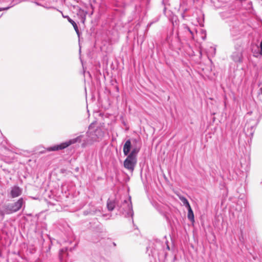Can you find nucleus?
Segmentation results:
<instances>
[{"label":"nucleus","instance_id":"1","mask_svg":"<svg viewBox=\"0 0 262 262\" xmlns=\"http://www.w3.org/2000/svg\"><path fill=\"white\" fill-rule=\"evenodd\" d=\"M103 136L104 132L102 129L99 127L95 128L93 123H91L89 127L85 137L83 139L82 146L85 147L92 145L94 142H97L99 139H102Z\"/></svg>","mask_w":262,"mask_h":262},{"label":"nucleus","instance_id":"2","mask_svg":"<svg viewBox=\"0 0 262 262\" xmlns=\"http://www.w3.org/2000/svg\"><path fill=\"white\" fill-rule=\"evenodd\" d=\"M117 207L118 208L120 212L124 215L126 217H133L134 212L130 196H129L128 199L121 200V203H118Z\"/></svg>","mask_w":262,"mask_h":262},{"label":"nucleus","instance_id":"3","mask_svg":"<svg viewBox=\"0 0 262 262\" xmlns=\"http://www.w3.org/2000/svg\"><path fill=\"white\" fill-rule=\"evenodd\" d=\"M84 137L83 135H80L78 137H77L75 138L70 139L68 141H67L61 143L57 145H54L53 146L47 147L46 148V150L48 151H57L59 150H61L63 149H64L68 147L69 146L75 144L77 142H81V141L83 142V139L82 138Z\"/></svg>","mask_w":262,"mask_h":262},{"label":"nucleus","instance_id":"4","mask_svg":"<svg viewBox=\"0 0 262 262\" xmlns=\"http://www.w3.org/2000/svg\"><path fill=\"white\" fill-rule=\"evenodd\" d=\"M25 201L23 198H19L16 202L13 203H9L5 205L4 212L2 214H11L18 211L23 205H25Z\"/></svg>","mask_w":262,"mask_h":262},{"label":"nucleus","instance_id":"5","mask_svg":"<svg viewBox=\"0 0 262 262\" xmlns=\"http://www.w3.org/2000/svg\"><path fill=\"white\" fill-rule=\"evenodd\" d=\"M137 162V159L136 158H134L128 155L124 161V166L126 169L133 171L134 170Z\"/></svg>","mask_w":262,"mask_h":262},{"label":"nucleus","instance_id":"6","mask_svg":"<svg viewBox=\"0 0 262 262\" xmlns=\"http://www.w3.org/2000/svg\"><path fill=\"white\" fill-rule=\"evenodd\" d=\"M23 192L22 188L18 186H14L11 187L10 195L12 198H15L20 196Z\"/></svg>","mask_w":262,"mask_h":262},{"label":"nucleus","instance_id":"7","mask_svg":"<svg viewBox=\"0 0 262 262\" xmlns=\"http://www.w3.org/2000/svg\"><path fill=\"white\" fill-rule=\"evenodd\" d=\"M57 10L61 13L62 16L63 18H67L69 23H71L72 25L78 36H79V31L76 23L74 20H73L68 15H64L62 12V11L58 10Z\"/></svg>","mask_w":262,"mask_h":262},{"label":"nucleus","instance_id":"8","mask_svg":"<svg viewBox=\"0 0 262 262\" xmlns=\"http://www.w3.org/2000/svg\"><path fill=\"white\" fill-rule=\"evenodd\" d=\"M231 58L234 61L241 63L242 62V53L239 51L235 52L231 55Z\"/></svg>","mask_w":262,"mask_h":262},{"label":"nucleus","instance_id":"9","mask_svg":"<svg viewBox=\"0 0 262 262\" xmlns=\"http://www.w3.org/2000/svg\"><path fill=\"white\" fill-rule=\"evenodd\" d=\"M131 148V142L130 140H127L123 146V153L124 155H128Z\"/></svg>","mask_w":262,"mask_h":262},{"label":"nucleus","instance_id":"10","mask_svg":"<svg viewBox=\"0 0 262 262\" xmlns=\"http://www.w3.org/2000/svg\"><path fill=\"white\" fill-rule=\"evenodd\" d=\"M255 48V49H254V48L252 49V52L253 54V56L257 58L262 56V53L260 52V49L259 48V47H258L257 46H256Z\"/></svg>","mask_w":262,"mask_h":262},{"label":"nucleus","instance_id":"11","mask_svg":"<svg viewBox=\"0 0 262 262\" xmlns=\"http://www.w3.org/2000/svg\"><path fill=\"white\" fill-rule=\"evenodd\" d=\"M88 12L86 11H84L81 9V8L79 9L77 14L81 17V20L83 23H84L85 20L86 16Z\"/></svg>","mask_w":262,"mask_h":262},{"label":"nucleus","instance_id":"12","mask_svg":"<svg viewBox=\"0 0 262 262\" xmlns=\"http://www.w3.org/2000/svg\"><path fill=\"white\" fill-rule=\"evenodd\" d=\"M116 206V202L114 200L108 199L107 201V207L109 211L114 210Z\"/></svg>","mask_w":262,"mask_h":262},{"label":"nucleus","instance_id":"13","mask_svg":"<svg viewBox=\"0 0 262 262\" xmlns=\"http://www.w3.org/2000/svg\"><path fill=\"white\" fill-rule=\"evenodd\" d=\"M187 209H188V219L191 222H194V214L191 207Z\"/></svg>","mask_w":262,"mask_h":262},{"label":"nucleus","instance_id":"14","mask_svg":"<svg viewBox=\"0 0 262 262\" xmlns=\"http://www.w3.org/2000/svg\"><path fill=\"white\" fill-rule=\"evenodd\" d=\"M179 199L182 202L183 205L186 207V208H188L191 207L188 200L186 199V198H185L184 196H180Z\"/></svg>","mask_w":262,"mask_h":262},{"label":"nucleus","instance_id":"15","mask_svg":"<svg viewBox=\"0 0 262 262\" xmlns=\"http://www.w3.org/2000/svg\"><path fill=\"white\" fill-rule=\"evenodd\" d=\"M140 150V148H134L132 149L130 153L128 155L129 156L133 157L134 158H136L137 156V154Z\"/></svg>","mask_w":262,"mask_h":262},{"label":"nucleus","instance_id":"16","mask_svg":"<svg viewBox=\"0 0 262 262\" xmlns=\"http://www.w3.org/2000/svg\"><path fill=\"white\" fill-rule=\"evenodd\" d=\"M182 27L185 32H188L190 34L193 35V32L186 25L183 24Z\"/></svg>","mask_w":262,"mask_h":262},{"label":"nucleus","instance_id":"17","mask_svg":"<svg viewBox=\"0 0 262 262\" xmlns=\"http://www.w3.org/2000/svg\"><path fill=\"white\" fill-rule=\"evenodd\" d=\"M66 251L63 250V249H61L59 251V259H60V260L62 262L63 261V257L62 256V253L64 252H65Z\"/></svg>","mask_w":262,"mask_h":262},{"label":"nucleus","instance_id":"18","mask_svg":"<svg viewBox=\"0 0 262 262\" xmlns=\"http://www.w3.org/2000/svg\"><path fill=\"white\" fill-rule=\"evenodd\" d=\"M215 48L213 47H211L209 49V51L211 52V55H214L215 54Z\"/></svg>","mask_w":262,"mask_h":262},{"label":"nucleus","instance_id":"19","mask_svg":"<svg viewBox=\"0 0 262 262\" xmlns=\"http://www.w3.org/2000/svg\"><path fill=\"white\" fill-rule=\"evenodd\" d=\"M10 8V7H6V8H0V11H3V10H8Z\"/></svg>","mask_w":262,"mask_h":262},{"label":"nucleus","instance_id":"20","mask_svg":"<svg viewBox=\"0 0 262 262\" xmlns=\"http://www.w3.org/2000/svg\"><path fill=\"white\" fill-rule=\"evenodd\" d=\"M84 214H85V215L88 214V213H86L85 212H84Z\"/></svg>","mask_w":262,"mask_h":262},{"label":"nucleus","instance_id":"21","mask_svg":"<svg viewBox=\"0 0 262 262\" xmlns=\"http://www.w3.org/2000/svg\"><path fill=\"white\" fill-rule=\"evenodd\" d=\"M36 4H37V5H40V4H38V3H36Z\"/></svg>","mask_w":262,"mask_h":262}]
</instances>
